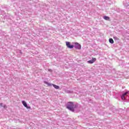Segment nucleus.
Listing matches in <instances>:
<instances>
[{"mask_svg": "<svg viewBox=\"0 0 129 129\" xmlns=\"http://www.w3.org/2000/svg\"><path fill=\"white\" fill-rule=\"evenodd\" d=\"M22 104L24 105V106H25V107H26V108H27V109H31V106H28V105L27 104V103L26 102V101H22Z\"/></svg>", "mask_w": 129, "mask_h": 129, "instance_id": "obj_4", "label": "nucleus"}, {"mask_svg": "<svg viewBox=\"0 0 129 129\" xmlns=\"http://www.w3.org/2000/svg\"><path fill=\"white\" fill-rule=\"evenodd\" d=\"M66 45H67V47H68V48H69L70 49H73V48H74V45H71L70 42H66Z\"/></svg>", "mask_w": 129, "mask_h": 129, "instance_id": "obj_5", "label": "nucleus"}, {"mask_svg": "<svg viewBox=\"0 0 129 129\" xmlns=\"http://www.w3.org/2000/svg\"><path fill=\"white\" fill-rule=\"evenodd\" d=\"M4 108H7V105H5L3 106Z\"/></svg>", "mask_w": 129, "mask_h": 129, "instance_id": "obj_11", "label": "nucleus"}, {"mask_svg": "<svg viewBox=\"0 0 129 129\" xmlns=\"http://www.w3.org/2000/svg\"><path fill=\"white\" fill-rule=\"evenodd\" d=\"M114 40H115V41H118V38L115 36H114L113 37Z\"/></svg>", "mask_w": 129, "mask_h": 129, "instance_id": "obj_10", "label": "nucleus"}, {"mask_svg": "<svg viewBox=\"0 0 129 129\" xmlns=\"http://www.w3.org/2000/svg\"><path fill=\"white\" fill-rule=\"evenodd\" d=\"M3 105H4V104H3V103H0V106H2V107L4 106Z\"/></svg>", "mask_w": 129, "mask_h": 129, "instance_id": "obj_12", "label": "nucleus"}, {"mask_svg": "<svg viewBox=\"0 0 129 129\" xmlns=\"http://www.w3.org/2000/svg\"><path fill=\"white\" fill-rule=\"evenodd\" d=\"M109 17L106 16H105L103 17V19L104 20H106V21H109Z\"/></svg>", "mask_w": 129, "mask_h": 129, "instance_id": "obj_8", "label": "nucleus"}, {"mask_svg": "<svg viewBox=\"0 0 129 129\" xmlns=\"http://www.w3.org/2000/svg\"><path fill=\"white\" fill-rule=\"evenodd\" d=\"M67 93H71V92H70V91H67Z\"/></svg>", "mask_w": 129, "mask_h": 129, "instance_id": "obj_14", "label": "nucleus"}, {"mask_svg": "<svg viewBox=\"0 0 129 129\" xmlns=\"http://www.w3.org/2000/svg\"><path fill=\"white\" fill-rule=\"evenodd\" d=\"M19 53H20V54H22V51L21 50L19 51Z\"/></svg>", "mask_w": 129, "mask_h": 129, "instance_id": "obj_15", "label": "nucleus"}, {"mask_svg": "<svg viewBox=\"0 0 129 129\" xmlns=\"http://www.w3.org/2000/svg\"><path fill=\"white\" fill-rule=\"evenodd\" d=\"M44 82L45 84H47V85H48V86H53V87L55 88V89H59V88H60V87H59V86H57L55 84H51L50 83H48L46 81H44Z\"/></svg>", "mask_w": 129, "mask_h": 129, "instance_id": "obj_2", "label": "nucleus"}, {"mask_svg": "<svg viewBox=\"0 0 129 129\" xmlns=\"http://www.w3.org/2000/svg\"><path fill=\"white\" fill-rule=\"evenodd\" d=\"M75 48H76V49H78V50H80V49H81V45L76 42L75 43Z\"/></svg>", "mask_w": 129, "mask_h": 129, "instance_id": "obj_7", "label": "nucleus"}, {"mask_svg": "<svg viewBox=\"0 0 129 129\" xmlns=\"http://www.w3.org/2000/svg\"><path fill=\"white\" fill-rule=\"evenodd\" d=\"M77 107H78V105L77 104L74 105L72 102H69L67 104V108L71 110V111H75V109L77 108Z\"/></svg>", "mask_w": 129, "mask_h": 129, "instance_id": "obj_1", "label": "nucleus"}, {"mask_svg": "<svg viewBox=\"0 0 129 129\" xmlns=\"http://www.w3.org/2000/svg\"><path fill=\"white\" fill-rule=\"evenodd\" d=\"M109 43H110L111 44H113V43L114 42L113 41V39H112V38H110V39H109Z\"/></svg>", "mask_w": 129, "mask_h": 129, "instance_id": "obj_9", "label": "nucleus"}, {"mask_svg": "<svg viewBox=\"0 0 129 129\" xmlns=\"http://www.w3.org/2000/svg\"><path fill=\"white\" fill-rule=\"evenodd\" d=\"M95 61H96V58L93 57L92 59L88 60L87 62L89 63V64H93Z\"/></svg>", "mask_w": 129, "mask_h": 129, "instance_id": "obj_6", "label": "nucleus"}, {"mask_svg": "<svg viewBox=\"0 0 129 129\" xmlns=\"http://www.w3.org/2000/svg\"><path fill=\"white\" fill-rule=\"evenodd\" d=\"M127 94H128V92H126L121 96L122 100H125L127 99Z\"/></svg>", "mask_w": 129, "mask_h": 129, "instance_id": "obj_3", "label": "nucleus"}, {"mask_svg": "<svg viewBox=\"0 0 129 129\" xmlns=\"http://www.w3.org/2000/svg\"><path fill=\"white\" fill-rule=\"evenodd\" d=\"M124 6H125V7H128V4H127L126 5L124 4Z\"/></svg>", "mask_w": 129, "mask_h": 129, "instance_id": "obj_13", "label": "nucleus"}]
</instances>
